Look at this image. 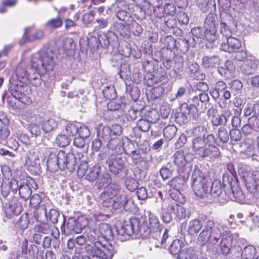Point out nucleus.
<instances>
[{"label": "nucleus", "mask_w": 259, "mask_h": 259, "mask_svg": "<svg viewBox=\"0 0 259 259\" xmlns=\"http://www.w3.org/2000/svg\"><path fill=\"white\" fill-rule=\"evenodd\" d=\"M220 239V248L221 252L226 255L230 252L233 243L231 231L224 224L220 223L215 225L213 221L207 220L198 237L199 243L202 245L206 243L215 245Z\"/></svg>", "instance_id": "1"}, {"label": "nucleus", "mask_w": 259, "mask_h": 259, "mask_svg": "<svg viewBox=\"0 0 259 259\" xmlns=\"http://www.w3.org/2000/svg\"><path fill=\"white\" fill-rule=\"evenodd\" d=\"M56 54L50 48H44L33 54L30 59L33 73H29L26 80L34 86L41 83L40 76L52 71L55 65Z\"/></svg>", "instance_id": "2"}, {"label": "nucleus", "mask_w": 259, "mask_h": 259, "mask_svg": "<svg viewBox=\"0 0 259 259\" xmlns=\"http://www.w3.org/2000/svg\"><path fill=\"white\" fill-rule=\"evenodd\" d=\"M192 188L195 195L203 197L205 195L209 194L215 198L223 195L224 186L219 180L212 182L204 178L202 172L198 168H194L192 176Z\"/></svg>", "instance_id": "3"}, {"label": "nucleus", "mask_w": 259, "mask_h": 259, "mask_svg": "<svg viewBox=\"0 0 259 259\" xmlns=\"http://www.w3.org/2000/svg\"><path fill=\"white\" fill-rule=\"evenodd\" d=\"M97 228L91 229L88 233V240L93 243L87 244L85 250L86 252L93 257L102 259H112L116 253V250L113 245L106 241V243H102V239L98 232Z\"/></svg>", "instance_id": "4"}, {"label": "nucleus", "mask_w": 259, "mask_h": 259, "mask_svg": "<svg viewBox=\"0 0 259 259\" xmlns=\"http://www.w3.org/2000/svg\"><path fill=\"white\" fill-rule=\"evenodd\" d=\"M76 163L77 159L73 153H66L63 150H60L57 154L50 153L47 162L48 167L54 171L58 168L61 170L67 168L72 171Z\"/></svg>", "instance_id": "5"}, {"label": "nucleus", "mask_w": 259, "mask_h": 259, "mask_svg": "<svg viewBox=\"0 0 259 259\" xmlns=\"http://www.w3.org/2000/svg\"><path fill=\"white\" fill-rule=\"evenodd\" d=\"M23 120L29 123L28 130L30 133L37 137L41 135L44 118L39 114H35L29 110L22 115Z\"/></svg>", "instance_id": "6"}, {"label": "nucleus", "mask_w": 259, "mask_h": 259, "mask_svg": "<svg viewBox=\"0 0 259 259\" xmlns=\"http://www.w3.org/2000/svg\"><path fill=\"white\" fill-rule=\"evenodd\" d=\"M141 226V219L132 218L128 221L124 222L119 228L116 229V231L121 236L126 235L129 237L135 235V237L138 236L142 237Z\"/></svg>", "instance_id": "7"}, {"label": "nucleus", "mask_w": 259, "mask_h": 259, "mask_svg": "<svg viewBox=\"0 0 259 259\" xmlns=\"http://www.w3.org/2000/svg\"><path fill=\"white\" fill-rule=\"evenodd\" d=\"M141 225L142 238H147L151 235L160 233L162 228L157 217L151 213L149 214L148 221L141 219Z\"/></svg>", "instance_id": "8"}, {"label": "nucleus", "mask_w": 259, "mask_h": 259, "mask_svg": "<svg viewBox=\"0 0 259 259\" xmlns=\"http://www.w3.org/2000/svg\"><path fill=\"white\" fill-rule=\"evenodd\" d=\"M10 91L11 95L15 98L20 100V101L24 104H30L32 101L28 96L30 91L29 87L24 85L22 82L18 80H15L10 83Z\"/></svg>", "instance_id": "9"}, {"label": "nucleus", "mask_w": 259, "mask_h": 259, "mask_svg": "<svg viewBox=\"0 0 259 259\" xmlns=\"http://www.w3.org/2000/svg\"><path fill=\"white\" fill-rule=\"evenodd\" d=\"M88 225V221L83 217L77 219L70 218L68 219L65 228L64 234L69 235L73 234L80 233L84 227Z\"/></svg>", "instance_id": "10"}, {"label": "nucleus", "mask_w": 259, "mask_h": 259, "mask_svg": "<svg viewBox=\"0 0 259 259\" xmlns=\"http://www.w3.org/2000/svg\"><path fill=\"white\" fill-rule=\"evenodd\" d=\"M119 187L116 184H110L100 195V202L104 207H109L113 204L114 198L117 195Z\"/></svg>", "instance_id": "11"}, {"label": "nucleus", "mask_w": 259, "mask_h": 259, "mask_svg": "<svg viewBox=\"0 0 259 259\" xmlns=\"http://www.w3.org/2000/svg\"><path fill=\"white\" fill-rule=\"evenodd\" d=\"M125 158L119 155H110L106 160V163L112 173L117 175L125 169Z\"/></svg>", "instance_id": "12"}, {"label": "nucleus", "mask_w": 259, "mask_h": 259, "mask_svg": "<svg viewBox=\"0 0 259 259\" xmlns=\"http://www.w3.org/2000/svg\"><path fill=\"white\" fill-rule=\"evenodd\" d=\"M114 202L110 206H113L115 209L123 208L126 211H132L135 208L134 201L124 193L116 196L114 198Z\"/></svg>", "instance_id": "13"}, {"label": "nucleus", "mask_w": 259, "mask_h": 259, "mask_svg": "<svg viewBox=\"0 0 259 259\" xmlns=\"http://www.w3.org/2000/svg\"><path fill=\"white\" fill-rule=\"evenodd\" d=\"M243 178L247 190L251 193L259 191V171L244 173Z\"/></svg>", "instance_id": "14"}, {"label": "nucleus", "mask_w": 259, "mask_h": 259, "mask_svg": "<svg viewBox=\"0 0 259 259\" xmlns=\"http://www.w3.org/2000/svg\"><path fill=\"white\" fill-rule=\"evenodd\" d=\"M122 133L121 127L117 124H113L111 127L104 126L101 131H98V136L103 141L109 140L114 137L120 136Z\"/></svg>", "instance_id": "15"}, {"label": "nucleus", "mask_w": 259, "mask_h": 259, "mask_svg": "<svg viewBox=\"0 0 259 259\" xmlns=\"http://www.w3.org/2000/svg\"><path fill=\"white\" fill-rule=\"evenodd\" d=\"M234 259H253L256 253L254 246L249 245L245 246L242 250L240 246L234 248Z\"/></svg>", "instance_id": "16"}, {"label": "nucleus", "mask_w": 259, "mask_h": 259, "mask_svg": "<svg viewBox=\"0 0 259 259\" xmlns=\"http://www.w3.org/2000/svg\"><path fill=\"white\" fill-rule=\"evenodd\" d=\"M8 202H5L4 207L5 211L7 217L11 218L14 215L20 214L22 207L18 202L17 199L14 197L11 200L7 199Z\"/></svg>", "instance_id": "17"}, {"label": "nucleus", "mask_w": 259, "mask_h": 259, "mask_svg": "<svg viewBox=\"0 0 259 259\" xmlns=\"http://www.w3.org/2000/svg\"><path fill=\"white\" fill-rule=\"evenodd\" d=\"M34 230L36 232L44 234H51L54 238L57 239L60 236L58 229L53 225L48 223L41 222L34 226Z\"/></svg>", "instance_id": "18"}, {"label": "nucleus", "mask_w": 259, "mask_h": 259, "mask_svg": "<svg viewBox=\"0 0 259 259\" xmlns=\"http://www.w3.org/2000/svg\"><path fill=\"white\" fill-rule=\"evenodd\" d=\"M107 144L109 149V153L110 155H119L124 152L125 148L122 146V143L120 142V140L116 137L112 138L108 140Z\"/></svg>", "instance_id": "19"}, {"label": "nucleus", "mask_w": 259, "mask_h": 259, "mask_svg": "<svg viewBox=\"0 0 259 259\" xmlns=\"http://www.w3.org/2000/svg\"><path fill=\"white\" fill-rule=\"evenodd\" d=\"M259 61L255 58L247 59L240 67L241 72L245 75L254 74L257 70Z\"/></svg>", "instance_id": "20"}, {"label": "nucleus", "mask_w": 259, "mask_h": 259, "mask_svg": "<svg viewBox=\"0 0 259 259\" xmlns=\"http://www.w3.org/2000/svg\"><path fill=\"white\" fill-rule=\"evenodd\" d=\"M220 156L221 152L219 148L215 145H209L205 147L199 158L211 161L219 159Z\"/></svg>", "instance_id": "21"}, {"label": "nucleus", "mask_w": 259, "mask_h": 259, "mask_svg": "<svg viewBox=\"0 0 259 259\" xmlns=\"http://www.w3.org/2000/svg\"><path fill=\"white\" fill-rule=\"evenodd\" d=\"M99 41H102L103 48H108L110 45L116 47L118 44V37L113 31H108L99 35Z\"/></svg>", "instance_id": "22"}, {"label": "nucleus", "mask_w": 259, "mask_h": 259, "mask_svg": "<svg viewBox=\"0 0 259 259\" xmlns=\"http://www.w3.org/2000/svg\"><path fill=\"white\" fill-rule=\"evenodd\" d=\"M241 46L240 41L233 37L226 38V42H223L221 45L220 49L222 51L229 53L235 52Z\"/></svg>", "instance_id": "23"}, {"label": "nucleus", "mask_w": 259, "mask_h": 259, "mask_svg": "<svg viewBox=\"0 0 259 259\" xmlns=\"http://www.w3.org/2000/svg\"><path fill=\"white\" fill-rule=\"evenodd\" d=\"M180 110L182 114L184 115L183 122L187 120V115H190L193 119H196L198 116L197 108L195 107V104L193 102L190 105L186 103L182 104Z\"/></svg>", "instance_id": "24"}, {"label": "nucleus", "mask_w": 259, "mask_h": 259, "mask_svg": "<svg viewBox=\"0 0 259 259\" xmlns=\"http://www.w3.org/2000/svg\"><path fill=\"white\" fill-rule=\"evenodd\" d=\"M205 137L199 136L194 138L192 142V149L194 154L199 158L206 147Z\"/></svg>", "instance_id": "25"}, {"label": "nucleus", "mask_w": 259, "mask_h": 259, "mask_svg": "<svg viewBox=\"0 0 259 259\" xmlns=\"http://www.w3.org/2000/svg\"><path fill=\"white\" fill-rule=\"evenodd\" d=\"M31 28H26L25 32L20 40L19 44L20 45H23L27 42H32L35 40L41 39L44 36V32L40 30H37L34 33L31 34L29 36H27V34L29 32Z\"/></svg>", "instance_id": "26"}, {"label": "nucleus", "mask_w": 259, "mask_h": 259, "mask_svg": "<svg viewBox=\"0 0 259 259\" xmlns=\"http://www.w3.org/2000/svg\"><path fill=\"white\" fill-rule=\"evenodd\" d=\"M209 98L208 95L204 93H200L198 96H194L192 98V102L195 104V107L204 111L209 105Z\"/></svg>", "instance_id": "27"}, {"label": "nucleus", "mask_w": 259, "mask_h": 259, "mask_svg": "<svg viewBox=\"0 0 259 259\" xmlns=\"http://www.w3.org/2000/svg\"><path fill=\"white\" fill-rule=\"evenodd\" d=\"M172 158L174 163L178 167L179 172L183 171V168L187 162L184 152L181 150L177 151L174 153Z\"/></svg>", "instance_id": "28"}, {"label": "nucleus", "mask_w": 259, "mask_h": 259, "mask_svg": "<svg viewBox=\"0 0 259 259\" xmlns=\"http://www.w3.org/2000/svg\"><path fill=\"white\" fill-rule=\"evenodd\" d=\"M97 229L101 239H104L106 241H107L113 239V235L112 230L111 226L108 224L102 223L99 225Z\"/></svg>", "instance_id": "29"}, {"label": "nucleus", "mask_w": 259, "mask_h": 259, "mask_svg": "<svg viewBox=\"0 0 259 259\" xmlns=\"http://www.w3.org/2000/svg\"><path fill=\"white\" fill-rule=\"evenodd\" d=\"M18 192L20 197L24 200H27L31 195L32 191L30 186L26 183L18 182V188L15 190V194Z\"/></svg>", "instance_id": "30"}, {"label": "nucleus", "mask_w": 259, "mask_h": 259, "mask_svg": "<svg viewBox=\"0 0 259 259\" xmlns=\"http://www.w3.org/2000/svg\"><path fill=\"white\" fill-rule=\"evenodd\" d=\"M18 188V181L15 179L11 180L8 184H2L0 187L1 189V194L4 197L7 198L10 193L11 190L15 194V190Z\"/></svg>", "instance_id": "31"}, {"label": "nucleus", "mask_w": 259, "mask_h": 259, "mask_svg": "<svg viewBox=\"0 0 259 259\" xmlns=\"http://www.w3.org/2000/svg\"><path fill=\"white\" fill-rule=\"evenodd\" d=\"M199 252L194 248L186 247L179 254V259H199Z\"/></svg>", "instance_id": "32"}, {"label": "nucleus", "mask_w": 259, "mask_h": 259, "mask_svg": "<svg viewBox=\"0 0 259 259\" xmlns=\"http://www.w3.org/2000/svg\"><path fill=\"white\" fill-rule=\"evenodd\" d=\"M202 222L198 219H193L189 221L187 224V232L189 235L197 234L202 227Z\"/></svg>", "instance_id": "33"}, {"label": "nucleus", "mask_w": 259, "mask_h": 259, "mask_svg": "<svg viewBox=\"0 0 259 259\" xmlns=\"http://www.w3.org/2000/svg\"><path fill=\"white\" fill-rule=\"evenodd\" d=\"M162 0H155V4L153 5V9L148 10L147 12L148 15H152L153 13L155 15L159 18H161L165 15L163 11V7H162Z\"/></svg>", "instance_id": "34"}, {"label": "nucleus", "mask_w": 259, "mask_h": 259, "mask_svg": "<svg viewBox=\"0 0 259 259\" xmlns=\"http://www.w3.org/2000/svg\"><path fill=\"white\" fill-rule=\"evenodd\" d=\"M2 100L4 103H5L6 101L8 106L13 109L21 108V104H23L21 101H20V100L15 98L12 95L8 96L4 95L2 97Z\"/></svg>", "instance_id": "35"}, {"label": "nucleus", "mask_w": 259, "mask_h": 259, "mask_svg": "<svg viewBox=\"0 0 259 259\" xmlns=\"http://www.w3.org/2000/svg\"><path fill=\"white\" fill-rule=\"evenodd\" d=\"M185 183L184 178L176 177L168 182V185L174 190H184L186 187Z\"/></svg>", "instance_id": "36"}, {"label": "nucleus", "mask_w": 259, "mask_h": 259, "mask_svg": "<svg viewBox=\"0 0 259 259\" xmlns=\"http://www.w3.org/2000/svg\"><path fill=\"white\" fill-rule=\"evenodd\" d=\"M100 172L101 167L99 165H95L88 169L85 176V179L90 182H93L99 176Z\"/></svg>", "instance_id": "37"}, {"label": "nucleus", "mask_w": 259, "mask_h": 259, "mask_svg": "<svg viewBox=\"0 0 259 259\" xmlns=\"http://www.w3.org/2000/svg\"><path fill=\"white\" fill-rule=\"evenodd\" d=\"M78 160L80 161V163L77 170V175L79 178H82L85 176V175L88 171V164L87 158L83 154H81V157H78Z\"/></svg>", "instance_id": "38"}, {"label": "nucleus", "mask_w": 259, "mask_h": 259, "mask_svg": "<svg viewBox=\"0 0 259 259\" xmlns=\"http://www.w3.org/2000/svg\"><path fill=\"white\" fill-rule=\"evenodd\" d=\"M220 59L217 56H205L202 58V66L205 68H211L218 65Z\"/></svg>", "instance_id": "39"}, {"label": "nucleus", "mask_w": 259, "mask_h": 259, "mask_svg": "<svg viewBox=\"0 0 259 259\" xmlns=\"http://www.w3.org/2000/svg\"><path fill=\"white\" fill-rule=\"evenodd\" d=\"M58 125L57 121L53 118H49L45 121H43L42 129L45 133H49L56 129Z\"/></svg>", "instance_id": "40"}, {"label": "nucleus", "mask_w": 259, "mask_h": 259, "mask_svg": "<svg viewBox=\"0 0 259 259\" xmlns=\"http://www.w3.org/2000/svg\"><path fill=\"white\" fill-rule=\"evenodd\" d=\"M230 185L234 201L238 202L239 203L243 202L245 196L240 188L237 185V183L235 182L233 186L232 184L231 183Z\"/></svg>", "instance_id": "41"}, {"label": "nucleus", "mask_w": 259, "mask_h": 259, "mask_svg": "<svg viewBox=\"0 0 259 259\" xmlns=\"http://www.w3.org/2000/svg\"><path fill=\"white\" fill-rule=\"evenodd\" d=\"M64 50L67 52L68 55H72L74 53L75 44L72 38L66 37L62 40Z\"/></svg>", "instance_id": "42"}, {"label": "nucleus", "mask_w": 259, "mask_h": 259, "mask_svg": "<svg viewBox=\"0 0 259 259\" xmlns=\"http://www.w3.org/2000/svg\"><path fill=\"white\" fill-rule=\"evenodd\" d=\"M111 179L108 174H104L101 175V176L97 180L96 185L98 188L101 189L102 188H107L110 184H111Z\"/></svg>", "instance_id": "43"}, {"label": "nucleus", "mask_w": 259, "mask_h": 259, "mask_svg": "<svg viewBox=\"0 0 259 259\" xmlns=\"http://www.w3.org/2000/svg\"><path fill=\"white\" fill-rule=\"evenodd\" d=\"M116 18L124 22L126 25H130V22L133 21L129 13L123 10H119L116 14Z\"/></svg>", "instance_id": "44"}, {"label": "nucleus", "mask_w": 259, "mask_h": 259, "mask_svg": "<svg viewBox=\"0 0 259 259\" xmlns=\"http://www.w3.org/2000/svg\"><path fill=\"white\" fill-rule=\"evenodd\" d=\"M168 78L165 75L161 74L159 76L153 75L152 77L147 81V84L149 86H152L154 83H160L161 84H164L167 83Z\"/></svg>", "instance_id": "45"}, {"label": "nucleus", "mask_w": 259, "mask_h": 259, "mask_svg": "<svg viewBox=\"0 0 259 259\" xmlns=\"http://www.w3.org/2000/svg\"><path fill=\"white\" fill-rule=\"evenodd\" d=\"M177 128L174 125H168L163 130V136L168 141L171 140L176 135Z\"/></svg>", "instance_id": "46"}, {"label": "nucleus", "mask_w": 259, "mask_h": 259, "mask_svg": "<svg viewBox=\"0 0 259 259\" xmlns=\"http://www.w3.org/2000/svg\"><path fill=\"white\" fill-rule=\"evenodd\" d=\"M229 134L226 128L224 127H220L217 134V139L219 143L222 144L227 143L229 139Z\"/></svg>", "instance_id": "47"}, {"label": "nucleus", "mask_w": 259, "mask_h": 259, "mask_svg": "<svg viewBox=\"0 0 259 259\" xmlns=\"http://www.w3.org/2000/svg\"><path fill=\"white\" fill-rule=\"evenodd\" d=\"M218 36L217 28L205 29L204 37L210 42H215Z\"/></svg>", "instance_id": "48"}, {"label": "nucleus", "mask_w": 259, "mask_h": 259, "mask_svg": "<svg viewBox=\"0 0 259 259\" xmlns=\"http://www.w3.org/2000/svg\"><path fill=\"white\" fill-rule=\"evenodd\" d=\"M183 190H174L170 194V197L175 201L184 204L186 202V197L182 191Z\"/></svg>", "instance_id": "49"}, {"label": "nucleus", "mask_w": 259, "mask_h": 259, "mask_svg": "<svg viewBox=\"0 0 259 259\" xmlns=\"http://www.w3.org/2000/svg\"><path fill=\"white\" fill-rule=\"evenodd\" d=\"M216 22V16L212 13H209L205 19L204 27L205 29L217 28Z\"/></svg>", "instance_id": "50"}, {"label": "nucleus", "mask_w": 259, "mask_h": 259, "mask_svg": "<svg viewBox=\"0 0 259 259\" xmlns=\"http://www.w3.org/2000/svg\"><path fill=\"white\" fill-rule=\"evenodd\" d=\"M34 216L37 221H40L48 218L46 207L45 205H40L34 211Z\"/></svg>", "instance_id": "51"}, {"label": "nucleus", "mask_w": 259, "mask_h": 259, "mask_svg": "<svg viewBox=\"0 0 259 259\" xmlns=\"http://www.w3.org/2000/svg\"><path fill=\"white\" fill-rule=\"evenodd\" d=\"M182 241L179 239L175 240L169 247V251L173 255L178 254L179 255L182 249Z\"/></svg>", "instance_id": "52"}, {"label": "nucleus", "mask_w": 259, "mask_h": 259, "mask_svg": "<svg viewBox=\"0 0 259 259\" xmlns=\"http://www.w3.org/2000/svg\"><path fill=\"white\" fill-rule=\"evenodd\" d=\"M103 94L105 98L107 100H113L116 97L115 90L113 86H107L103 91Z\"/></svg>", "instance_id": "53"}, {"label": "nucleus", "mask_w": 259, "mask_h": 259, "mask_svg": "<svg viewBox=\"0 0 259 259\" xmlns=\"http://www.w3.org/2000/svg\"><path fill=\"white\" fill-rule=\"evenodd\" d=\"M17 4V0H3L0 6V13L7 12V8L15 7Z\"/></svg>", "instance_id": "54"}, {"label": "nucleus", "mask_w": 259, "mask_h": 259, "mask_svg": "<svg viewBox=\"0 0 259 259\" xmlns=\"http://www.w3.org/2000/svg\"><path fill=\"white\" fill-rule=\"evenodd\" d=\"M199 66L197 63L189 62L187 64V66L185 68V71L190 75H194L199 73Z\"/></svg>", "instance_id": "55"}, {"label": "nucleus", "mask_w": 259, "mask_h": 259, "mask_svg": "<svg viewBox=\"0 0 259 259\" xmlns=\"http://www.w3.org/2000/svg\"><path fill=\"white\" fill-rule=\"evenodd\" d=\"M228 117H227L224 114L220 116H215L211 119V122L213 125L218 126L219 125H226L228 120Z\"/></svg>", "instance_id": "56"}, {"label": "nucleus", "mask_w": 259, "mask_h": 259, "mask_svg": "<svg viewBox=\"0 0 259 259\" xmlns=\"http://www.w3.org/2000/svg\"><path fill=\"white\" fill-rule=\"evenodd\" d=\"M70 139L65 135L61 134L58 135L56 139V144L60 147H65L69 145Z\"/></svg>", "instance_id": "57"}, {"label": "nucleus", "mask_w": 259, "mask_h": 259, "mask_svg": "<svg viewBox=\"0 0 259 259\" xmlns=\"http://www.w3.org/2000/svg\"><path fill=\"white\" fill-rule=\"evenodd\" d=\"M173 169L171 168V166L169 167L163 166L160 169V175L163 180H167L170 178L172 175Z\"/></svg>", "instance_id": "58"}, {"label": "nucleus", "mask_w": 259, "mask_h": 259, "mask_svg": "<svg viewBox=\"0 0 259 259\" xmlns=\"http://www.w3.org/2000/svg\"><path fill=\"white\" fill-rule=\"evenodd\" d=\"M59 216L60 213L58 210L55 209H51L48 213L47 220H49L52 224H55L58 222Z\"/></svg>", "instance_id": "59"}, {"label": "nucleus", "mask_w": 259, "mask_h": 259, "mask_svg": "<svg viewBox=\"0 0 259 259\" xmlns=\"http://www.w3.org/2000/svg\"><path fill=\"white\" fill-rule=\"evenodd\" d=\"M164 92V89L162 86L154 87L150 90L151 97L154 99H158L163 94Z\"/></svg>", "instance_id": "60"}, {"label": "nucleus", "mask_w": 259, "mask_h": 259, "mask_svg": "<svg viewBox=\"0 0 259 259\" xmlns=\"http://www.w3.org/2000/svg\"><path fill=\"white\" fill-rule=\"evenodd\" d=\"M163 11L165 15L172 16L176 13V7L173 3H168L163 6Z\"/></svg>", "instance_id": "61"}, {"label": "nucleus", "mask_w": 259, "mask_h": 259, "mask_svg": "<svg viewBox=\"0 0 259 259\" xmlns=\"http://www.w3.org/2000/svg\"><path fill=\"white\" fill-rule=\"evenodd\" d=\"M65 131L69 136H74L78 133V126L73 123H69L66 126Z\"/></svg>", "instance_id": "62"}, {"label": "nucleus", "mask_w": 259, "mask_h": 259, "mask_svg": "<svg viewBox=\"0 0 259 259\" xmlns=\"http://www.w3.org/2000/svg\"><path fill=\"white\" fill-rule=\"evenodd\" d=\"M10 134L9 128L5 126H0V143L4 144Z\"/></svg>", "instance_id": "63"}, {"label": "nucleus", "mask_w": 259, "mask_h": 259, "mask_svg": "<svg viewBox=\"0 0 259 259\" xmlns=\"http://www.w3.org/2000/svg\"><path fill=\"white\" fill-rule=\"evenodd\" d=\"M248 123L250 125L252 130L256 132H259V119L256 116H252L248 118Z\"/></svg>", "instance_id": "64"}]
</instances>
